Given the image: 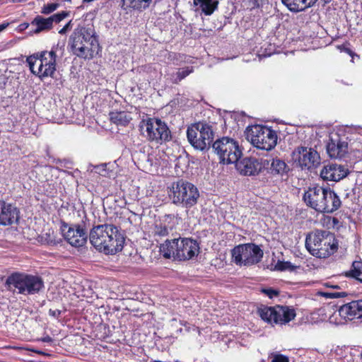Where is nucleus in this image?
Instances as JSON below:
<instances>
[{"mask_svg": "<svg viewBox=\"0 0 362 362\" xmlns=\"http://www.w3.org/2000/svg\"><path fill=\"white\" fill-rule=\"evenodd\" d=\"M71 21L68 22L59 31V33L65 34L67 30L71 29Z\"/></svg>", "mask_w": 362, "mask_h": 362, "instance_id": "41", "label": "nucleus"}, {"mask_svg": "<svg viewBox=\"0 0 362 362\" xmlns=\"http://www.w3.org/2000/svg\"><path fill=\"white\" fill-rule=\"evenodd\" d=\"M59 7V4L52 3L45 5L42 9V13L49 14L54 11Z\"/></svg>", "mask_w": 362, "mask_h": 362, "instance_id": "36", "label": "nucleus"}, {"mask_svg": "<svg viewBox=\"0 0 362 362\" xmlns=\"http://www.w3.org/2000/svg\"><path fill=\"white\" fill-rule=\"evenodd\" d=\"M152 0H122V7L124 10L133 8L136 10L148 8Z\"/></svg>", "mask_w": 362, "mask_h": 362, "instance_id": "28", "label": "nucleus"}, {"mask_svg": "<svg viewBox=\"0 0 362 362\" xmlns=\"http://www.w3.org/2000/svg\"><path fill=\"white\" fill-rule=\"evenodd\" d=\"M313 1V6L315 4L316 0H312Z\"/></svg>", "mask_w": 362, "mask_h": 362, "instance_id": "48", "label": "nucleus"}, {"mask_svg": "<svg viewBox=\"0 0 362 362\" xmlns=\"http://www.w3.org/2000/svg\"><path fill=\"white\" fill-rule=\"evenodd\" d=\"M349 169L336 163L325 165L320 171V177L325 181L338 182L348 175Z\"/></svg>", "mask_w": 362, "mask_h": 362, "instance_id": "19", "label": "nucleus"}, {"mask_svg": "<svg viewBox=\"0 0 362 362\" xmlns=\"http://www.w3.org/2000/svg\"><path fill=\"white\" fill-rule=\"evenodd\" d=\"M261 1H262L263 0H261Z\"/></svg>", "mask_w": 362, "mask_h": 362, "instance_id": "51", "label": "nucleus"}, {"mask_svg": "<svg viewBox=\"0 0 362 362\" xmlns=\"http://www.w3.org/2000/svg\"><path fill=\"white\" fill-rule=\"evenodd\" d=\"M345 276L355 279L362 283V262L354 261L351 269L345 273Z\"/></svg>", "mask_w": 362, "mask_h": 362, "instance_id": "29", "label": "nucleus"}, {"mask_svg": "<svg viewBox=\"0 0 362 362\" xmlns=\"http://www.w3.org/2000/svg\"><path fill=\"white\" fill-rule=\"evenodd\" d=\"M110 121L117 126H127L132 117L130 115L126 112H110L109 114Z\"/></svg>", "mask_w": 362, "mask_h": 362, "instance_id": "26", "label": "nucleus"}, {"mask_svg": "<svg viewBox=\"0 0 362 362\" xmlns=\"http://www.w3.org/2000/svg\"><path fill=\"white\" fill-rule=\"evenodd\" d=\"M361 358H362V351H361Z\"/></svg>", "mask_w": 362, "mask_h": 362, "instance_id": "50", "label": "nucleus"}, {"mask_svg": "<svg viewBox=\"0 0 362 362\" xmlns=\"http://www.w3.org/2000/svg\"><path fill=\"white\" fill-rule=\"evenodd\" d=\"M212 148L223 164L235 163L242 156L238 142L227 136L214 141Z\"/></svg>", "mask_w": 362, "mask_h": 362, "instance_id": "11", "label": "nucleus"}, {"mask_svg": "<svg viewBox=\"0 0 362 362\" xmlns=\"http://www.w3.org/2000/svg\"><path fill=\"white\" fill-rule=\"evenodd\" d=\"M160 251L165 258L173 257L179 261H185L192 259L199 254V245L192 238H178L166 240L160 246Z\"/></svg>", "mask_w": 362, "mask_h": 362, "instance_id": "4", "label": "nucleus"}, {"mask_svg": "<svg viewBox=\"0 0 362 362\" xmlns=\"http://www.w3.org/2000/svg\"><path fill=\"white\" fill-rule=\"evenodd\" d=\"M327 286H330V287H332V288H339V286H338L337 285H335V286H333V285H329V284H328V283L327 284Z\"/></svg>", "mask_w": 362, "mask_h": 362, "instance_id": "46", "label": "nucleus"}, {"mask_svg": "<svg viewBox=\"0 0 362 362\" xmlns=\"http://www.w3.org/2000/svg\"><path fill=\"white\" fill-rule=\"evenodd\" d=\"M61 313H62V311L58 309H56V310L49 309V315L54 318H58L61 315Z\"/></svg>", "mask_w": 362, "mask_h": 362, "instance_id": "40", "label": "nucleus"}, {"mask_svg": "<svg viewBox=\"0 0 362 362\" xmlns=\"http://www.w3.org/2000/svg\"><path fill=\"white\" fill-rule=\"evenodd\" d=\"M67 16H68L67 12L62 11L60 13L52 15V16L49 17V18L51 19V23L52 25L54 22L59 23L64 18H65Z\"/></svg>", "mask_w": 362, "mask_h": 362, "instance_id": "34", "label": "nucleus"}, {"mask_svg": "<svg viewBox=\"0 0 362 362\" xmlns=\"http://www.w3.org/2000/svg\"><path fill=\"white\" fill-rule=\"evenodd\" d=\"M14 2H17L19 0H13Z\"/></svg>", "mask_w": 362, "mask_h": 362, "instance_id": "49", "label": "nucleus"}, {"mask_svg": "<svg viewBox=\"0 0 362 362\" xmlns=\"http://www.w3.org/2000/svg\"><path fill=\"white\" fill-rule=\"evenodd\" d=\"M62 230L64 239L71 245L80 247H83L86 243L88 234L83 226L79 224L71 226L64 224Z\"/></svg>", "mask_w": 362, "mask_h": 362, "instance_id": "16", "label": "nucleus"}, {"mask_svg": "<svg viewBox=\"0 0 362 362\" xmlns=\"http://www.w3.org/2000/svg\"><path fill=\"white\" fill-rule=\"evenodd\" d=\"M88 237L90 244L98 251L105 255H115L122 251L125 242L124 235L113 224L105 223L93 226Z\"/></svg>", "mask_w": 362, "mask_h": 362, "instance_id": "1", "label": "nucleus"}, {"mask_svg": "<svg viewBox=\"0 0 362 362\" xmlns=\"http://www.w3.org/2000/svg\"><path fill=\"white\" fill-rule=\"evenodd\" d=\"M262 292L266 294L269 298L278 296L279 291L273 288H262Z\"/></svg>", "mask_w": 362, "mask_h": 362, "instance_id": "37", "label": "nucleus"}, {"mask_svg": "<svg viewBox=\"0 0 362 362\" xmlns=\"http://www.w3.org/2000/svg\"><path fill=\"white\" fill-rule=\"evenodd\" d=\"M31 25L35 26L33 30L34 33H39L44 30H48L52 28L51 19L49 18H45L42 16H37L31 22Z\"/></svg>", "mask_w": 362, "mask_h": 362, "instance_id": "27", "label": "nucleus"}, {"mask_svg": "<svg viewBox=\"0 0 362 362\" xmlns=\"http://www.w3.org/2000/svg\"><path fill=\"white\" fill-rule=\"evenodd\" d=\"M268 160H269V164L264 169H267L268 173L271 175L282 177L289 171V167L283 160L276 158L268 159Z\"/></svg>", "mask_w": 362, "mask_h": 362, "instance_id": "23", "label": "nucleus"}, {"mask_svg": "<svg viewBox=\"0 0 362 362\" xmlns=\"http://www.w3.org/2000/svg\"><path fill=\"white\" fill-rule=\"evenodd\" d=\"M193 72V67H185L182 69H180L176 73V78L174 80V83H177L181 81L188 75Z\"/></svg>", "mask_w": 362, "mask_h": 362, "instance_id": "33", "label": "nucleus"}, {"mask_svg": "<svg viewBox=\"0 0 362 362\" xmlns=\"http://www.w3.org/2000/svg\"><path fill=\"white\" fill-rule=\"evenodd\" d=\"M297 268L296 266L292 264L290 262L278 261L275 265V269L277 271H290L293 272Z\"/></svg>", "mask_w": 362, "mask_h": 362, "instance_id": "31", "label": "nucleus"}, {"mask_svg": "<svg viewBox=\"0 0 362 362\" xmlns=\"http://www.w3.org/2000/svg\"><path fill=\"white\" fill-rule=\"evenodd\" d=\"M258 313L262 320L273 326L286 325L296 315L293 308L283 305L264 306L258 310Z\"/></svg>", "mask_w": 362, "mask_h": 362, "instance_id": "13", "label": "nucleus"}, {"mask_svg": "<svg viewBox=\"0 0 362 362\" xmlns=\"http://www.w3.org/2000/svg\"><path fill=\"white\" fill-rule=\"evenodd\" d=\"M37 340L40 341H43V342H47V343H50V342L53 341L52 338L51 337H49V335L42 337Z\"/></svg>", "mask_w": 362, "mask_h": 362, "instance_id": "43", "label": "nucleus"}, {"mask_svg": "<svg viewBox=\"0 0 362 362\" xmlns=\"http://www.w3.org/2000/svg\"><path fill=\"white\" fill-rule=\"evenodd\" d=\"M293 159L302 170H311L320 164V156L315 148L300 146L292 153Z\"/></svg>", "mask_w": 362, "mask_h": 362, "instance_id": "14", "label": "nucleus"}, {"mask_svg": "<svg viewBox=\"0 0 362 362\" xmlns=\"http://www.w3.org/2000/svg\"><path fill=\"white\" fill-rule=\"evenodd\" d=\"M140 131L146 139L156 143L169 141L170 131L166 124L160 119L148 118L140 122Z\"/></svg>", "mask_w": 362, "mask_h": 362, "instance_id": "12", "label": "nucleus"}, {"mask_svg": "<svg viewBox=\"0 0 362 362\" xmlns=\"http://www.w3.org/2000/svg\"><path fill=\"white\" fill-rule=\"evenodd\" d=\"M327 189L318 185L309 187L303 195V200L306 205L316 211L322 213V208L325 204L324 201L325 200V193Z\"/></svg>", "mask_w": 362, "mask_h": 362, "instance_id": "18", "label": "nucleus"}, {"mask_svg": "<svg viewBox=\"0 0 362 362\" xmlns=\"http://www.w3.org/2000/svg\"><path fill=\"white\" fill-rule=\"evenodd\" d=\"M57 47L42 51L27 57L26 62L32 74L41 79L53 77L56 71Z\"/></svg>", "mask_w": 362, "mask_h": 362, "instance_id": "7", "label": "nucleus"}, {"mask_svg": "<svg viewBox=\"0 0 362 362\" xmlns=\"http://www.w3.org/2000/svg\"><path fill=\"white\" fill-rule=\"evenodd\" d=\"M348 137L345 135L340 136L334 133L329 137L326 149L329 156L332 158H341L347 153L349 148Z\"/></svg>", "mask_w": 362, "mask_h": 362, "instance_id": "17", "label": "nucleus"}, {"mask_svg": "<svg viewBox=\"0 0 362 362\" xmlns=\"http://www.w3.org/2000/svg\"><path fill=\"white\" fill-rule=\"evenodd\" d=\"M324 206H322V213L331 214L339 209L341 202L337 194L330 188L327 189L325 193Z\"/></svg>", "mask_w": 362, "mask_h": 362, "instance_id": "22", "label": "nucleus"}, {"mask_svg": "<svg viewBox=\"0 0 362 362\" xmlns=\"http://www.w3.org/2000/svg\"><path fill=\"white\" fill-rule=\"evenodd\" d=\"M38 240L43 245H56L58 243V241H57L54 237V232H50V230L42 233L39 236Z\"/></svg>", "mask_w": 362, "mask_h": 362, "instance_id": "30", "label": "nucleus"}, {"mask_svg": "<svg viewBox=\"0 0 362 362\" xmlns=\"http://www.w3.org/2000/svg\"><path fill=\"white\" fill-rule=\"evenodd\" d=\"M327 224L333 228H339L341 226V223L336 217H328Z\"/></svg>", "mask_w": 362, "mask_h": 362, "instance_id": "39", "label": "nucleus"}, {"mask_svg": "<svg viewBox=\"0 0 362 362\" xmlns=\"http://www.w3.org/2000/svg\"><path fill=\"white\" fill-rule=\"evenodd\" d=\"M168 197L172 203L183 208L195 206L199 198V192L192 183L179 180L168 187Z\"/></svg>", "mask_w": 362, "mask_h": 362, "instance_id": "5", "label": "nucleus"}, {"mask_svg": "<svg viewBox=\"0 0 362 362\" xmlns=\"http://www.w3.org/2000/svg\"><path fill=\"white\" fill-rule=\"evenodd\" d=\"M344 51L347 53L348 54H349L350 56L353 57V54H354V52H352V50L349 48H347V47H345L344 49Z\"/></svg>", "mask_w": 362, "mask_h": 362, "instance_id": "44", "label": "nucleus"}, {"mask_svg": "<svg viewBox=\"0 0 362 362\" xmlns=\"http://www.w3.org/2000/svg\"><path fill=\"white\" fill-rule=\"evenodd\" d=\"M271 356L272 358L271 362H289L288 357L281 354L272 353Z\"/></svg>", "mask_w": 362, "mask_h": 362, "instance_id": "35", "label": "nucleus"}, {"mask_svg": "<svg viewBox=\"0 0 362 362\" xmlns=\"http://www.w3.org/2000/svg\"><path fill=\"white\" fill-rule=\"evenodd\" d=\"M187 137L195 149L205 151L210 148L214 141V132L210 124L199 122L187 128Z\"/></svg>", "mask_w": 362, "mask_h": 362, "instance_id": "8", "label": "nucleus"}, {"mask_svg": "<svg viewBox=\"0 0 362 362\" xmlns=\"http://www.w3.org/2000/svg\"><path fill=\"white\" fill-rule=\"evenodd\" d=\"M153 234L156 237H165L169 234V228L165 225L156 224L154 227Z\"/></svg>", "mask_w": 362, "mask_h": 362, "instance_id": "32", "label": "nucleus"}, {"mask_svg": "<svg viewBox=\"0 0 362 362\" xmlns=\"http://www.w3.org/2000/svg\"><path fill=\"white\" fill-rule=\"evenodd\" d=\"M237 170L243 175L251 176L259 174L264 168L268 167L269 160L267 158H256L247 157L235 163Z\"/></svg>", "mask_w": 362, "mask_h": 362, "instance_id": "15", "label": "nucleus"}, {"mask_svg": "<svg viewBox=\"0 0 362 362\" xmlns=\"http://www.w3.org/2000/svg\"><path fill=\"white\" fill-rule=\"evenodd\" d=\"M338 312L341 318L346 320L362 319V299L340 306Z\"/></svg>", "mask_w": 362, "mask_h": 362, "instance_id": "21", "label": "nucleus"}, {"mask_svg": "<svg viewBox=\"0 0 362 362\" xmlns=\"http://www.w3.org/2000/svg\"><path fill=\"white\" fill-rule=\"evenodd\" d=\"M324 4L331 2L332 0H320Z\"/></svg>", "mask_w": 362, "mask_h": 362, "instance_id": "47", "label": "nucleus"}, {"mask_svg": "<svg viewBox=\"0 0 362 362\" xmlns=\"http://www.w3.org/2000/svg\"><path fill=\"white\" fill-rule=\"evenodd\" d=\"M233 261L239 266H252L260 262L264 252L255 243L240 244L231 250Z\"/></svg>", "mask_w": 362, "mask_h": 362, "instance_id": "10", "label": "nucleus"}, {"mask_svg": "<svg viewBox=\"0 0 362 362\" xmlns=\"http://www.w3.org/2000/svg\"><path fill=\"white\" fill-rule=\"evenodd\" d=\"M305 245L308 252L317 258L328 257L338 249L334 235L327 230H316L309 233Z\"/></svg>", "mask_w": 362, "mask_h": 362, "instance_id": "3", "label": "nucleus"}, {"mask_svg": "<svg viewBox=\"0 0 362 362\" xmlns=\"http://www.w3.org/2000/svg\"><path fill=\"white\" fill-rule=\"evenodd\" d=\"M6 286L8 290L25 296L38 293L45 287L40 276L21 272L9 275L6 280Z\"/></svg>", "mask_w": 362, "mask_h": 362, "instance_id": "6", "label": "nucleus"}, {"mask_svg": "<svg viewBox=\"0 0 362 362\" xmlns=\"http://www.w3.org/2000/svg\"><path fill=\"white\" fill-rule=\"evenodd\" d=\"M7 25L8 24H0V32L4 30L7 27Z\"/></svg>", "mask_w": 362, "mask_h": 362, "instance_id": "45", "label": "nucleus"}, {"mask_svg": "<svg viewBox=\"0 0 362 362\" xmlns=\"http://www.w3.org/2000/svg\"><path fill=\"white\" fill-rule=\"evenodd\" d=\"M218 0H193V5L198 7L206 16H211L217 8Z\"/></svg>", "mask_w": 362, "mask_h": 362, "instance_id": "24", "label": "nucleus"}, {"mask_svg": "<svg viewBox=\"0 0 362 362\" xmlns=\"http://www.w3.org/2000/svg\"><path fill=\"white\" fill-rule=\"evenodd\" d=\"M73 54L79 58L90 59L99 51V42L92 27H81L74 30L69 37Z\"/></svg>", "mask_w": 362, "mask_h": 362, "instance_id": "2", "label": "nucleus"}, {"mask_svg": "<svg viewBox=\"0 0 362 362\" xmlns=\"http://www.w3.org/2000/svg\"><path fill=\"white\" fill-rule=\"evenodd\" d=\"M282 3L293 12H299L313 6L312 0H281Z\"/></svg>", "mask_w": 362, "mask_h": 362, "instance_id": "25", "label": "nucleus"}, {"mask_svg": "<svg viewBox=\"0 0 362 362\" xmlns=\"http://www.w3.org/2000/svg\"><path fill=\"white\" fill-rule=\"evenodd\" d=\"M18 209L11 204L0 202V225L10 226L17 223L20 218Z\"/></svg>", "mask_w": 362, "mask_h": 362, "instance_id": "20", "label": "nucleus"}, {"mask_svg": "<svg viewBox=\"0 0 362 362\" xmlns=\"http://www.w3.org/2000/svg\"><path fill=\"white\" fill-rule=\"evenodd\" d=\"M347 295L346 292H329L324 293V296L329 298L344 297Z\"/></svg>", "mask_w": 362, "mask_h": 362, "instance_id": "38", "label": "nucleus"}, {"mask_svg": "<svg viewBox=\"0 0 362 362\" xmlns=\"http://www.w3.org/2000/svg\"><path fill=\"white\" fill-rule=\"evenodd\" d=\"M247 139L256 148L270 151L277 144L276 132L262 125H254L247 128Z\"/></svg>", "mask_w": 362, "mask_h": 362, "instance_id": "9", "label": "nucleus"}, {"mask_svg": "<svg viewBox=\"0 0 362 362\" xmlns=\"http://www.w3.org/2000/svg\"><path fill=\"white\" fill-rule=\"evenodd\" d=\"M26 350L30 351L33 352V353H35V354H37L38 355H40V356H45V355H47L44 351H42L41 350L35 349L34 348H26Z\"/></svg>", "mask_w": 362, "mask_h": 362, "instance_id": "42", "label": "nucleus"}]
</instances>
